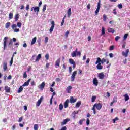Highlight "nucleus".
Returning <instances> with one entry per match:
<instances>
[{"label": "nucleus", "mask_w": 130, "mask_h": 130, "mask_svg": "<svg viewBox=\"0 0 130 130\" xmlns=\"http://www.w3.org/2000/svg\"><path fill=\"white\" fill-rule=\"evenodd\" d=\"M105 34V28L103 27H102V35H104Z\"/></svg>", "instance_id": "obj_37"}, {"label": "nucleus", "mask_w": 130, "mask_h": 130, "mask_svg": "<svg viewBox=\"0 0 130 130\" xmlns=\"http://www.w3.org/2000/svg\"><path fill=\"white\" fill-rule=\"evenodd\" d=\"M69 121H70V119H65L63 121V122H62V125H64V124H67V122H69Z\"/></svg>", "instance_id": "obj_30"}, {"label": "nucleus", "mask_w": 130, "mask_h": 130, "mask_svg": "<svg viewBox=\"0 0 130 130\" xmlns=\"http://www.w3.org/2000/svg\"><path fill=\"white\" fill-rule=\"evenodd\" d=\"M44 86H45V83L42 82V84L39 85V89L42 90V89L44 88Z\"/></svg>", "instance_id": "obj_17"}, {"label": "nucleus", "mask_w": 130, "mask_h": 130, "mask_svg": "<svg viewBox=\"0 0 130 130\" xmlns=\"http://www.w3.org/2000/svg\"><path fill=\"white\" fill-rule=\"evenodd\" d=\"M51 27H50V29L49 30L50 32L52 33V32H53V29H54V26H55V24H54V21H52L51 22Z\"/></svg>", "instance_id": "obj_6"}, {"label": "nucleus", "mask_w": 130, "mask_h": 130, "mask_svg": "<svg viewBox=\"0 0 130 130\" xmlns=\"http://www.w3.org/2000/svg\"><path fill=\"white\" fill-rule=\"evenodd\" d=\"M64 108H68L69 107V100H67L65 101L64 104Z\"/></svg>", "instance_id": "obj_16"}, {"label": "nucleus", "mask_w": 130, "mask_h": 130, "mask_svg": "<svg viewBox=\"0 0 130 130\" xmlns=\"http://www.w3.org/2000/svg\"><path fill=\"white\" fill-rule=\"evenodd\" d=\"M17 27H18V28H21V27H22V23L17 22Z\"/></svg>", "instance_id": "obj_46"}, {"label": "nucleus", "mask_w": 130, "mask_h": 130, "mask_svg": "<svg viewBox=\"0 0 130 130\" xmlns=\"http://www.w3.org/2000/svg\"><path fill=\"white\" fill-rule=\"evenodd\" d=\"M7 68H8V64H7V63L4 62L3 63V69H4V70L5 71H6V70H7Z\"/></svg>", "instance_id": "obj_29"}, {"label": "nucleus", "mask_w": 130, "mask_h": 130, "mask_svg": "<svg viewBox=\"0 0 130 130\" xmlns=\"http://www.w3.org/2000/svg\"><path fill=\"white\" fill-rule=\"evenodd\" d=\"M37 42L38 43V44L39 46H40L41 42V39L40 38L38 39Z\"/></svg>", "instance_id": "obj_51"}, {"label": "nucleus", "mask_w": 130, "mask_h": 130, "mask_svg": "<svg viewBox=\"0 0 130 130\" xmlns=\"http://www.w3.org/2000/svg\"><path fill=\"white\" fill-rule=\"evenodd\" d=\"M129 52V50L127 49L126 50V52L123 51L122 53V54L123 56H125V57H127V55H128Z\"/></svg>", "instance_id": "obj_5"}, {"label": "nucleus", "mask_w": 130, "mask_h": 130, "mask_svg": "<svg viewBox=\"0 0 130 130\" xmlns=\"http://www.w3.org/2000/svg\"><path fill=\"white\" fill-rule=\"evenodd\" d=\"M71 56L72 57H76L77 56V53L76 51H73L72 53L71 54Z\"/></svg>", "instance_id": "obj_32"}, {"label": "nucleus", "mask_w": 130, "mask_h": 130, "mask_svg": "<svg viewBox=\"0 0 130 130\" xmlns=\"http://www.w3.org/2000/svg\"><path fill=\"white\" fill-rule=\"evenodd\" d=\"M85 121V119H82L79 121L80 125H83V122Z\"/></svg>", "instance_id": "obj_38"}, {"label": "nucleus", "mask_w": 130, "mask_h": 130, "mask_svg": "<svg viewBox=\"0 0 130 130\" xmlns=\"http://www.w3.org/2000/svg\"><path fill=\"white\" fill-rule=\"evenodd\" d=\"M60 63V58H58L56 61L55 64V68H57L59 67V64Z\"/></svg>", "instance_id": "obj_8"}, {"label": "nucleus", "mask_w": 130, "mask_h": 130, "mask_svg": "<svg viewBox=\"0 0 130 130\" xmlns=\"http://www.w3.org/2000/svg\"><path fill=\"white\" fill-rule=\"evenodd\" d=\"M124 97H125V100L126 101H128V100H129V96H128V94H125L124 95Z\"/></svg>", "instance_id": "obj_23"}, {"label": "nucleus", "mask_w": 130, "mask_h": 130, "mask_svg": "<svg viewBox=\"0 0 130 130\" xmlns=\"http://www.w3.org/2000/svg\"><path fill=\"white\" fill-rule=\"evenodd\" d=\"M106 19H107V17L106 16V15L104 14L103 16V20L104 22L106 21Z\"/></svg>", "instance_id": "obj_34"}, {"label": "nucleus", "mask_w": 130, "mask_h": 130, "mask_svg": "<svg viewBox=\"0 0 130 130\" xmlns=\"http://www.w3.org/2000/svg\"><path fill=\"white\" fill-rule=\"evenodd\" d=\"M93 85L94 86H98V80L96 78H93Z\"/></svg>", "instance_id": "obj_13"}, {"label": "nucleus", "mask_w": 130, "mask_h": 130, "mask_svg": "<svg viewBox=\"0 0 130 130\" xmlns=\"http://www.w3.org/2000/svg\"><path fill=\"white\" fill-rule=\"evenodd\" d=\"M43 99V97H41L39 100L37 102L36 105L37 106H40V104H41V102H42V100Z\"/></svg>", "instance_id": "obj_9"}, {"label": "nucleus", "mask_w": 130, "mask_h": 130, "mask_svg": "<svg viewBox=\"0 0 130 130\" xmlns=\"http://www.w3.org/2000/svg\"><path fill=\"white\" fill-rule=\"evenodd\" d=\"M20 31V29L19 28H15L14 30V32H19Z\"/></svg>", "instance_id": "obj_57"}, {"label": "nucleus", "mask_w": 130, "mask_h": 130, "mask_svg": "<svg viewBox=\"0 0 130 130\" xmlns=\"http://www.w3.org/2000/svg\"><path fill=\"white\" fill-rule=\"evenodd\" d=\"M27 72H25L24 73V74H23V78L24 79H26V78H27Z\"/></svg>", "instance_id": "obj_53"}, {"label": "nucleus", "mask_w": 130, "mask_h": 130, "mask_svg": "<svg viewBox=\"0 0 130 130\" xmlns=\"http://www.w3.org/2000/svg\"><path fill=\"white\" fill-rule=\"evenodd\" d=\"M101 59L100 57H98L96 61L95 62V64H99V63H101Z\"/></svg>", "instance_id": "obj_27"}, {"label": "nucleus", "mask_w": 130, "mask_h": 130, "mask_svg": "<svg viewBox=\"0 0 130 130\" xmlns=\"http://www.w3.org/2000/svg\"><path fill=\"white\" fill-rule=\"evenodd\" d=\"M96 100V96H93L92 98H91V101L92 102H95V101Z\"/></svg>", "instance_id": "obj_42"}, {"label": "nucleus", "mask_w": 130, "mask_h": 130, "mask_svg": "<svg viewBox=\"0 0 130 130\" xmlns=\"http://www.w3.org/2000/svg\"><path fill=\"white\" fill-rule=\"evenodd\" d=\"M68 35H69V31L67 30V31H66V32L65 33V36H66V37H68Z\"/></svg>", "instance_id": "obj_64"}, {"label": "nucleus", "mask_w": 130, "mask_h": 130, "mask_svg": "<svg viewBox=\"0 0 130 130\" xmlns=\"http://www.w3.org/2000/svg\"><path fill=\"white\" fill-rule=\"evenodd\" d=\"M12 29H15V28H17V24H13L12 25Z\"/></svg>", "instance_id": "obj_50"}, {"label": "nucleus", "mask_w": 130, "mask_h": 130, "mask_svg": "<svg viewBox=\"0 0 130 130\" xmlns=\"http://www.w3.org/2000/svg\"><path fill=\"white\" fill-rule=\"evenodd\" d=\"M48 40H49V38H48V37H46L44 40L45 43V44L47 43V42H48Z\"/></svg>", "instance_id": "obj_41"}, {"label": "nucleus", "mask_w": 130, "mask_h": 130, "mask_svg": "<svg viewBox=\"0 0 130 130\" xmlns=\"http://www.w3.org/2000/svg\"><path fill=\"white\" fill-rule=\"evenodd\" d=\"M92 110L93 111V114H96V110L95 109V107H94V106L92 107Z\"/></svg>", "instance_id": "obj_55"}, {"label": "nucleus", "mask_w": 130, "mask_h": 130, "mask_svg": "<svg viewBox=\"0 0 130 130\" xmlns=\"http://www.w3.org/2000/svg\"><path fill=\"white\" fill-rule=\"evenodd\" d=\"M45 57L47 60H48V59H49V54H46L45 56Z\"/></svg>", "instance_id": "obj_45"}, {"label": "nucleus", "mask_w": 130, "mask_h": 130, "mask_svg": "<svg viewBox=\"0 0 130 130\" xmlns=\"http://www.w3.org/2000/svg\"><path fill=\"white\" fill-rule=\"evenodd\" d=\"M9 18L10 19H13V13H10L9 15Z\"/></svg>", "instance_id": "obj_49"}, {"label": "nucleus", "mask_w": 130, "mask_h": 130, "mask_svg": "<svg viewBox=\"0 0 130 130\" xmlns=\"http://www.w3.org/2000/svg\"><path fill=\"white\" fill-rule=\"evenodd\" d=\"M118 7L119 8V9H122V4H119L118 5Z\"/></svg>", "instance_id": "obj_60"}, {"label": "nucleus", "mask_w": 130, "mask_h": 130, "mask_svg": "<svg viewBox=\"0 0 130 130\" xmlns=\"http://www.w3.org/2000/svg\"><path fill=\"white\" fill-rule=\"evenodd\" d=\"M36 39H37L36 37H34L32 39V41L31 42V45H33V44H35L36 42Z\"/></svg>", "instance_id": "obj_21"}, {"label": "nucleus", "mask_w": 130, "mask_h": 130, "mask_svg": "<svg viewBox=\"0 0 130 130\" xmlns=\"http://www.w3.org/2000/svg\"><path fill=\"white\" fill-rule=\"evenodd\" d=\"M69 62L70 63V64H75V63H76V62L74 61L73 59H69Z\"/></svg>", "instance_id": "obj_25"}, {"label": "nucleus", "mask_w": 130, "mask_h": 130, "mask_svg": "<svg viewBox=\"0 0 130 130\" xmlns=\"http://www.w3.org/2000/svg\"><path fill=\"white\" fill-rule=\"evenodd\" d=\"M96 68L98 70H102V69H103V67L101 66V63H99L96 66Z\"/></svg>", "instance_id": "obj_22"}, {"label": "nucleus", "mask_w": 130, "mask_h": 130, "mask_svg": "<svg viewBox=\"0 0 130 130\" xmlns=\"http://www.w3.org/2000/svg\"><path fill=\"white\" fill-rule=\"evenodd\" d=\"M40 58H41V54H38V55L36 57V60L35 61V62H37V61H39V59H40Z\"/></svg>", "instance_id": "obj_14"}, {"label": "nucleus", "mask_w": 130, "mask_h": 130, "mask_svg": "<svg viewBox=\"0 0 130 130\" xmlns=\"http://www.w3.org/2000/svg\"><path fill=\"white\" fill-rule=\"evenodd\" d=\"M98 77L101 80H103V78L104 77H105V75H104V74L102 72L99 74Z\"/></svg>", "instance_id": "obj_11"}, {"label": "nucleus", "mask_w": 130, "mask_h": 130, "mask_svg": "<svg viewBox=\"0 0 130 130\" xmlns=\"http://www.w3.org/2000/svg\"><path fill=\"white\" fill-rule=\"evenodd\" d=\"M72 116L73 119H76L77 118L76 115V111H74L72 113Z\"/></svg>", "instance_id": "obj_20"}, {"label": "nucleus", "mask_w": 130, "mask_h": 130, "mask_svg": "<svg viewBox=\"0 0 130 130\" xmlns=\"http://www.w3.org/2000/svg\"><path fill=\"white\" fill-rule=\"evenodd\" d=\"M78 56H81V53L80 51L77 52Z\"/></svg>", "instance_id": "obj_63"}, {"label": "nucleus", "mask_w": 130, "mask_h": 130, "mask_svg": "<svg viewBox=\"0 0 130 130\" xmlns=\"http://www.w3.org/2000/svg\"><path fill=\"white\" fill-rule=\"evenodd\" d=\"M46 4H45L43 6V12H45V11H46Z\"/></svg>", "instance_id": "obj_47"}, {"label": "nucleus", "mask_w": 130, "mask_h": 130, "mask_svg": "<svg viewBox=\"0 0 130 130\" xmlns=\"http://www.w3.org/2000/svg\"><path fill=\"white\" fill-rule=\"evenodd\" d=\"M31 81V79H29L27 82H25L23 85L22 87H27V86H29V83Z\"/></svg>", "instance_id": "obj_10"}, {"label": "nucleus", "mask_w": 130, "mask_h": 130, "mask_svg": "<svg viewBox=\"0 0 130 130\" xmlns=\"http://www.w3.org/2000/svg\"><path fill=\"white\" fill-rule=\"evenodd\" d=\"M59 108L60 110H62V109H63V105H62V104H60L59 106Z\"/></svg>", "instance_id": "obj_39"}, {"label": "nucleus", "mask_w": 130, "mask_h": 130, "mask_svg": "<svg viewBox=\"0 0 130 130\" xmlns=\"http://www.w3.org/2000/svg\"><path fill=\"white\" fill-rule=\"evenodd\" d=\"M23 89V86H20V87L17 91V93H21V92H22Z\"/></svg>", "instance_id": "obj_31"}, {"label": "nucleus", "mask_w": 130, "mask_h": 130, "mask_svg": "<svg viewBox=\"0 0 130 130\" xmlns=\"http://www.w3.org/2000/svg\"><path fill=\"white\" fill-rule=\"evenodd\" d=\"M38 124H35L34 125V130H38Z\"/></svg>", "instance_id": "obj_40"}, {"label": "nucleus", "mask_w": 130, "mask_h": 130, "mask_svg": "<svg viewBox=\"0 0 130 130\" xmlns=\"http://www.w3.org/2000/svg\"><path fill=\"white\" fill-rule=\"evenodd\" d=\"M101 63L103 64L104 62H106V59L105 58H103L102 60H101Z\"/></svg>", "instance_id": "obj_44"}, {"label": "nucleus", "mask_w": 130, "mask_h": 130, "mask_svg": "<svg viewBox=\"0 0 130 130\" xmlns=\"http://www.w3.org/2000/svg\"><path fill=\"white\" fill-rule=\"evenodd\" d=\"M93 107L95 108H96V109H98V110H100V109H101L102 108V104L101 103H95Z\"/></svg>", "instance_id": "obj_2"}, {"label": "nucleus", "mask_w": 130, "mask_h": 130, "mask_svg": "<svg viewBox=\"0 0 130 130\" xmlns=\"http://www.w3.org/2000/svg\"><path fill=\"white\" fill-rule=\"evenodd\" d=\"M86 124L87 125H89V124H90V119H89V118H87V119Z\"/></svg>", "instance_id": "obj_54"}, {"label": "nucleus", "mask_w": 130, "mask_h": 130, "mask_svg": "<svg viewBox=\"0 0 130 130\" xmlns=\"http://www.w3.org/2000/svg\"><path fill=\"white\" fill-rule=\"evenodd\" d=\"M113 14H114V15H116L117 14L116 12V9H115L113 10Z\"/></svg>", "instance_id": "obj_58"}, {"label": "nucleus", "mask_w": 130, "mask_h": 130, "mask_svg": "<svg viewBox=\"0 0 130 130\" xmlns=\"http://www.w3.org/2000/svg\"><path fill=\"white\" fill-rule=\"evenodd\" d=\"M108 32L109 33H114V32H115V30H114V29L109 27L108 28Z\"/></svg>", "instance_id": "obj_15"}, {"label": "nucleus", "mask_w": 130, "mask_h": 130, "mask_svg": "<svg viewBox=\"0 0 130 130\" xmlns=\"http://www.w3.org/2000/svg\"><path fill=\"white\" fill-rule=\"evenodd\" d=\"M29 9H30V6L29 5H27L26 7V11H28V10H29Z\"/></svg>", "instance_id": "obj_61"}, {"label": "nucleus", "mask_w": 130, "mask_h": 130, "mask_svg": "<svg viewBox=\"0 0 130 130\" xmlns=\"http://www.w3.org/2000/svg\"><path fill=\"white\" fill-rule=\"evenodd\" d=\"M127 36H128V34H125L123 37V40H126V39L127 38Z\"/></svg>", "instance_id": "obj_43"}, {"label": "nucleus", "mask_w": 130, "mask_h": 130, "mask_svg": "<svg viewBox=\"0 0 130 130\" xmlns=\"http://www.w3.org/2000/svg\"><path fill=\"white\" fill-rule=\"evenodd\" d=\"M64 19H66V16H64L62 19V21L61 23V26H63V24L64 23Z\"/></svg>", "instance_id": "obj_48"}, {"label": "nucleus", "mask_w": 130, "mask_h": 130, "mask_svg": "<svg viewBox=\"0 0 130 130\" xmlns=\"http://www.w3.org/2000/svg\"><path fill=\"white\" fill-rule=\"evenodd\" d=\"M76 101H77V99H74V98L73 96L71 97V99H70L71 103H75V102H76Z\"/></svg>", "instance_id": "obj_18"}, {"label": "nucleus", "mask_w": 130, "mask_h": 130, "mask_svg": "<svg viewBox=\"0 0 130 130\" xmlns=\"http://www.w3.org/2000/svg\"><path fill=\"white\" fill-rule=\"evenodd\" d=\"M113 49H114V46H111L109 50H113Z\"/></svg>", "instance_id": "obj_56"}, {"label": "nucleus", "mask_w": 130, "mask_h": 130, "mask_svg": "<svg viewBox=\"0 0 130 130\" xmlns=\"http://www.w3.org/2000/svg\"><path fill=\"white\" fill-rule=\"evenodd\" d=\"M12 45H13V40L10 39L9 40V43L8 44V46H9V47L11 48V47H12Z\"/></svg>", "instance_id": "obj_26"}, {"label": "nucleus", "mask_w": 130, "mask_h": 130, "mask_svg": "<svg viewBox=\"0 0 130 130\" xmlns=\"http://www.w3.org/2000/svg\"><path fill=\"white\" fill-rule=\"evenodd\" d=\"M76 75H77V71L73 72V73L71 76V82H75Z\"/></svg>", "instance_id": "obj_4"}, {"label": "nucleus", "mask_w": 130, "mask_h": 130, "mask_svg": "<svg viewBox=\"0 0 130 130\" xmlns=\"http://www.w3.org/2000/svg\"><path fill=\"white\" fill-rule=\"evenodd\" d=\"M120 39V37L117 36L115 38V41H117L118 40Z\"/></svg>", "instance_id": "obj_52"}, {"label": "nucleus", "mask_w": 130, "mask_h": 130, "mask_svg": "<svg viewBox=\"0 0 130 130\" xmlns=\"http://www.w3.org/2000/svg\"><path fill=\"white\" fill-rule=\"evenodd\" d=\"M34 12H37V14H38V12H39V7H35L34 8Z\"/></svg>", "instance_id": "obj_28"}, {"label": "nucleus", "mask_w": 130, "mask_h": 130, "mask_svg": "<svg viewBox=\"0 0 130 130\" xmlns=\"http://www.w3.org/2000/svg\"><path fill=\"white\" fill-rule=\"evenodd\" d=\"M3 41V49L4 50H6V48H7V43L9 42V41L8 40V37H5L4 38Z\"/></svg>", "instance_id": "obj_1"}, {"label": "nucleus", "mask_w": 130, "mask_h": 130, "mask_svg": "<svg viewBox=\"0 0 130 130\" xmlns=\"http://www.w3.org/2000/svg\"><path fill=\"white\" fill-rule=\"evenodd\" d=\"M72 89H73V87H72L71 86H68L66 88L67 93H68V94H70V93H72Z\"/></svg>", "instance_id": "obj_7"}, {"label": "nucleus", "mask_w": 130, "mask_h": 130, "mask_svg": "<svg viewBox=\"0 0 130 130\" xmlns=\"http://www.w3.org/2000/svg\"><path fill=\"white\" fill-rule=\"evenodd\" d=\"M11 26V22H7L5 24V28L9 29V27Z\"/></svg>", "instance_id": "obj_24"}, {"label": "nucleus", "mask_w": 130, "mask_h": 130, "mask_svg": "<svg viewBox=\"0 0 130 130\" xmlns=\"http://www.w3.org/2000/svg\"><path fill=\"white\" fill-rule=\"evenodd\" d=\"M68 17L70 18V17H71V15H72V9L69 8L68 9Z\"/></svg>", "instance_id": "obj_19"}, {"label": "nucleus", "mask_w": 130, "mask_h": 130, "mask_svg": "<svg viewBox=\"0 0 130 130\" xmlns=\"http://www.w3.org/2000/svg\"><path fill=\"white\" fill-rule=\"evenodd\" d=\"M113 103H116L117 102V97H114L113 99Z\"/></svg>", "instance_id": "obj_35"}, {"label": "nucleus", "mask_w": 130, "mask_h": 130, "mask_svg": "<svg viewBox=\"0 0 130 130\" xmlns=\"http://www.w3.org/2000/svg\"><path fill=\"white\" fill-rule=\"evenodd\" d=\"M101 1L99 0L98 3V7L95 10V15H98V13H99V11H100V7H101Z\"/></svg>", "instance_id": "obj_3"}, {"label": "nucleus", "mask_w": 130, "mask_h": 130, "mask_svg": "<svg viewBox=\"0 0 130 130\" xmlns=\"http://www.w3.org/2000/svg\"><path fill=\"white\" fill-rule=\"evenodd\" d=\"M81 102L79 101L76 103V107H80V106H81Z\"/></svg>", "instance_id": "obj_33"}, {"label": "nucleus", "mask_w": 130, "mask_h": 130, "mask_svg": "<svg viewBox=\"0 0 130 130\" xmlns=\"http://www.w3.org/2000/svg\"><path fill=\"white\" fill-rule=\"evenodd\" d=\"M22 120H23V117H21L19 118V119L18 120V122H21L22 121Z\"/></svg>", "instance_id": "obj_59"}, {"label": "nucleus", "mask_w": 130, "mask_h": 130, "mask_svg": "<svg viewBox=\"0 0 130 130\" xmlns=\"http://www.w3.org/2000/svg\"><path fill=\"white\" fill-rule=\"evenodd\" d=\"M18 20H19V14H16L15 16V21L16 22H17V21H18Z\"/></svg>", "instance_id": "obj_36"}, {"label": "nucleus", "mask_w": 130, "mask_h": 130, "mask_svg": "<svg viewBox=\"0 0 130 130\" xmlns=\"http://www.w3.org/2000/svg\"><path fill=\"white\" fill-rule=\"evenodd\" d=\"M13 60H14V59H13V58H12L11 59V60H10V66H12L13 64Z\"/></svg>", "instance_id": "obj_62"}, {"label": "nucleus", "mask_w": 130, "mask_h": 130, "mask_svg": "<svg viewBox=\"0 0 130 130\" xmlns=\"http://www.w3.org/2000/svg\"><path fill=\"white\" fill-rule=\"evenodd\" d=\"M5 90L6 93H10L11 92V88L7 85L5 86Z\"/></svg>", "instance_id": "obj_12"}]
</instances>
